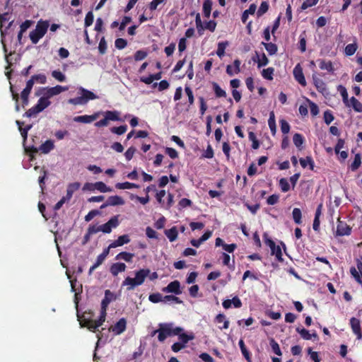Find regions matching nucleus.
I'll use <instances>...</instances> for the list:
<instances>
[{
    "instance_id": "nucleus-4",
    "label": "nucleus",
    "mask_w": 362,
    "mask_h": 362,
    "mask_svg": "<svg viewBox=\"0 0 362 362\" xmlns=\"http://www.w3.org/2000/svg\"><path fill=\"white\" fill-rule=\"evenodd\" d=\"M49 23L47 21H39L35 29L30 33V38L33 44H37L39 40L45 35Z\"/></svg>"
},
{
    "instance_id": "nucleus-60",
    "label": "nucleus",
    "mask_w": 362,
    "mask_h": 362,
    "mask_svg": "<svg viewBox=\"0 0 362 362\" xmlns=\"http://www.w3.org/2000/svg\"><path fill=\"white\" fill-rule=\"evenodd\" d=\"M319 0H305L301 5L300 9L302 11L305 10L310 7L315 6L318 3Z\"/></svg>"
},
{
    "instance_id": "nucleus-6",
    "label": "nucleus",
    "mask_w": 362,
    "mask_h": 362,
    "mask_svg": "<svg viewBox=\"0 0 362 362\" xmlns=\"http://www.w3.org/2000/svg\"><path fill=\"white\" fill-rule=\"evenodd\" d=\"M264 240L265 244L269 247L271 250V255H275L276 259L279 262H283V257H282V252L281 249L279 245H276L274 240H272L268 235L267 233H264L263 235Z\"/></svg>"
},
{
    "instance_id": "nucleus-11",
    "label": "nucleus",
    "mask_w": 362,
    "mask_h": 362,
    "mask_svg": "<svg viewBox=\"0 0 362 362\" xmlns=\"http://www.w3.org/2000/svg\"><path fill=\"white\" fill-rule=\"evenodd\" d=\"M351 228L344 221L339 218L337 220L336 234L339 236L349 235L351 233Z\"/></svg>"
},
{
    "instance_id": "nucleus-52",
    "label": "nucleus",
    "mask_w": 362,
    "mask_h": 362,
    "mask_svg": "<svg viewBox=\"0 0 362 362\" xmlns=\"http://www.w3.org/2000/svg\"><path fill=\"white\" fill-rule=\"evenodd\" d=\"M147 56L148 52L146 51L140 49L135 52L134 58L135 61L138 62L144 59Z\"/></svg>"
},
{
    "instance_id": "nucleus-33",
    "label": "nucleus",
    "mask_w": 362,
    "mask_h": 362,
    "mask_svg": "<svg viewBox=\"0 0 362 362\" xmlns=\"http://www.w3.org/2000/svg\"><path fill=\"white\" fill-rule=\"evenodd\" d=\"M165 234L170 242L175 241L178 235V232L175 226L172 227L170 229L165 230Z\"/></svg>"
},
{
    "instance_id": "nucleus-58",
    "label": "nucleus",
    "mask_w": 362,
    "mask_h": 362,
    "mask_svg": "<svg viewBox=\"0 0 362 362\" xmlns=\"http://www.w3.org/2000/svg\"><path fill=\"white\" fill-rule=\"evenodd\" d=\"M269 9V4L267 1H262L260 4V6L257 11V16H261L264 14Z\"/></svg>"
},
{
    "instance_id": "nucleus-12",
    "label": "nucleus",
    "mask_w": 362,
    "mask_h": 362,
    "mask_svg": "<svg viewBox=\"0 0 362 362\" xmlns=\"http://www.w3.org/2000/svg\"><path fill=\"white\" fill-rule=\"evenodd\" d=\"M100 115V112H96L91 115H85L81 116H76L73 118V120L76 122L89 124L97 119L99 117Z\"/></svg>"
},
{
    "instance_id": "nucleus-38",
    "label": "nucleus",
    "mask_w": 362,
    "mask_h": 362,
    "mask_svg": "<svg viewBox=\"0 0 362 362\" xmlns=\"http://www.w3.org/2000/svg\"><path fill=\"white\" fill-rule=\"evenodd\" d=\"M178 335L180 342L181 344H183L185 346L187 343H188L189 341L192 340L194 339V334L193 333L191 334H186V333H182L180 332Z\"/></svg>"
},
{
    "instance_id": "nucleus-13",
    "label": "nucleus",
    "mask_w": 362,
    "mask_h": 362,
    "mask_svg": "<svg viewBox=\"0 0 362 362\" xmlns=\"http://www.w3.org/2000/svg\"><path fill=\"white\" fill-rule=\"evenodd\" d=\"M293 74L296 81H298L302 86H306L307 83L303 72V69L300 64H298L294 67Z\"/></svg>"
},
{
    "instance_id": "nucleus-21",
    "label": "nucleus",
    "mask_w": 362,
    "mask_h": 362,
    "mask_svg": "<svg viewBox=\"0 0 362 362\" xmlns=\"http://www.w3.org/2000/svg\"><path fill=\"white\" fill-rule=\"evenodd\" d=\"M130 242V238L129 235L125 234L118 237V238L114 240L112 243L110 244V247H117L124 245V244H127Z\"/></svg>"
},
{
    "instance_id": "nucleus-40",
    "label": "nucleus",
    "mask_w": 362,
    "mask_h": 362,
    "mask_svg": "<svg viewBox=\"0 0 362 362\" xmlns=\"http://www.w3.org/2000/svg\"><path fill=\"white\" fill-rule=\"evenodd\" d=\"M95 190L97 189L100 192H109L112 191V189L107 187L104 182L99 181L93 183Z\"/></svg>"
},
{
    "instance_id": "nucleus-51",
    "label": "nucleus",
    "mask_w": 362,
    "mask_h": 362,
    "mask_svg": "<svg viewBox=\"0 0 362 362\" xmlns=\"http://www.w3.org/2000/svg\"><path fill=\"white\" fill-rule=\"evenodd\" d=\"M306 101L309 104L310 113L313 116H316L319 114V107L313 101H311L310 99L307 98Z\"/></svg>"
},
{
    "instance_id": "nucleus-42",
    "label": "nucleus",
    "mask_w": 362,
    "mask_h": 362,
    "mask_svg": "<svg viewBox=\"0 0 362 362\" xmlns=\"http://www.w3.org/2000/svg\"><path fill=\"white\" fill-rule=\"evenodd\" d=\"M293 219L296 224H301L302 223V213L300 209L294 208L292 211Z\"/></svg>"
},
{
    "instance_id": "nucleus-5",
    "label": "nucleus",
    "mask_w": 362,
    "mask_h": 362,
    "mask_svg": "<svg viewBox=\"0 0 362 362\" xmlns=\"http://www.w3.org/2000/svg\"><path fill=\"white\" fill-rule=\"evenodd\" d=\"M69 89L68 86H62L57 85L54 87H45L42 88L38 93H36V95H43L50 98L54 95H57L61 93L66 91Z\"/></svg>"
},
{
    "instance_id": "nucleus-2",
    "label": "nucleus",
    "mask_w": 362,
    "mask_h": 362,
    "mask_svg": "<svg viewBox=\"0 0 362 362\" xmlns=\"http://www.w3.org/2000/svg\"><path fill=\"white\" fill-rule=\"evenodd\" d=\"M78 92L81 96L74 98H70L67 100L69 104L74 105H83L87 104L89 100L98 98V96L90 90H88L83 87L78 88Z\"/></svg>"
},
{
    "instance_id": "nucleus-23",
    "label": "nucleus",
    "mask_w": 362,
    "mask_h": 362,
    "mask_svg": "<svg viewBox=\"0 0 362 362\" xmlns=\"http://www.w3.org/2000/svg\"><path fill=\"white\" fill-rule=\"evenodd\" d=\"M238 344H239L241 353H242L243 356L245 357V358L246 359V361L247 362H252L250 352L247 349L243 339H240Z\"/></svg>"
},
{
    "instance_id": "nucleus-35",
    "label": "nucleus",
    "mask_w": 362,
    "mask_h": 362,
    "mask_svg": "<svg viewBox=\"0 0 362 362\" xmlns=\"http://www.w3.org/2000/svg\"><path fill=\"white\" fill-rule=\"evenodd\" d=\"M83 322H84V325L86 327H87V328L92 332H96L97 331H98V327H100L99 326H98L96 322H95L93 320H90V319H84L83 320Z\"/></svg>"
},
{
    "instance_id": "nucleus-57",
    "label": "nucleus",
    "mask_w": 362,
    "mask_h": 362,
    "mask_svg": "<svg viewBox=\"0 0 362 362\" xmlns=\"http://www.w3.org/2000/svg\"><path fill=\"white\" fill-rule=\"evenodd\" d=\"M350 273L358 284H362V275L361 276L358 274V272L356 270V268H355L354 267H351L350 269Z\"/></svg>"
},
{
    "instance_id": "nucleus-7",
    "label": "nucleus",
    "mask_w": 362,
    "mask_h": 362,
    "mask_svg": "<svg viewBox=\"0 0 362 362\" xmlns=\"http://www.w3.org/2000/svg\"><path fill=\"white\" fill-rule=\"evenodd\" d=\"M54 148V141L51 139H48L45 143L42 144L39 146V148L32 146L29 147L28 150L30 153H37L38 151H40L42 153L47 154Z\"/></svg>"
},
{
    "instance_id": "nucleus-50",
    "label": "nucleus",
    "mask_w": 362,
    "mask_h": 362,
    "mask_svg": "<svg viewBox=\"0 0 362 362\" xmlns=\"http://www.w3.org/2000/svg\"><path fill=\"white\" fill-rule=\"evenodd\" d=\"M127 130V126L126 124L121 125L119 127H114L110 129V132L112 133L116 134L117 135H122L124 134Z\"/></svg>"
},
{
    "instance_id": "nucleus-53",
    "label": "nucleus",
    "mask_w": 362,
    "mask_h": 362,
    "mask_svg": "<svg viewBox=\"0 0 362 362\" xmlns=\"http://www.w3.org/2000/svg\"><path fill=\"white\" fill-rule=\"evenodd\" d=\"M222 259H223V264L226 266H228L230 269H234V264L235 261L233 260V264H230V257L227 253L223 252L222 253Z\"/></svg>"
},
{
    "instance_id": "nucleus-54",
    "label": "nucleus",
    "mask_w": 362,
    "mask_h": 362,
    "mask_svg": "<svg viewBox=\"0 0 362 362\" xmlns=\"http://www.w3.org/2000/svg\"><path fill=\"white\" fill-rule=\"evenodd\" d=\"M35 82H37L40 84H45L47 82V77L45 74H35L31 76Z\"/></svg>"
},
{
    "instance_id": "nucleus-55",
    "label": "nucleus",
    "mask_w": 362,
    "mask_h": 362,
    "mask_svg": "<svg viewBox=\"0 0 362 362\" xmlns=\"http://www.w3.org/2000/svg\"><path fill=\"white\" fill-rule=\"evenodd\" d=\"M163 302L167 303V302H173L177 304H180L182 303V301L177 296L173 295H167L163 297Z\"/></svg>"
},
{
    "instance_id": "nucleus-63",
    "label": "nucleus",
    "mask_w": 362,
    "mask_h": 362,
    "mask_svg": "<svg viewBox=\"0 0 362 362\" xmlns=\"http://www.w3.org/2000/svg\"><path fill=\"white\" fill-rule=\"evenodd\" d=\"M115 45L118 49H122L127 45V41L123 38H117L115 42Z\"/></svg>"
},
{
    "instance_id": "nucleus-14",
    "label": "nucleus",
    "mask_w": 362,
    "mask_h": 362,
    "mask_svg": "<svg viewBox=\"0 0 362 362\" xmlns=\"http://www.w3.org/2000/svg\"><path fill=\"white\" fill-rule=\"evenodd\" d=\"M124 204V201L121 197L117 195L110 196V197H108L106 202L100 206V209H105L108 206L123 205Z\"/></svg>"
},
{
    "instance_id": "nucleus-17",
    "label": "nucleus",
    "mask_w": 362,
    "mask_h": 362,
    "mask_svg": "<svg viewBox=\"0 0 362 362\" xmlns=\"http://www.w3.org/2000/svg\"><path fill=\"white\" fill-rule=\"evenodd\" d=\"M150 272L149 269H141L136 272L134 278L139 286L144 282L146 278L150 274Z\"/></svg>"
},
{
    "instance_id": "nucleus-25",
    "label": "nucleus",
    "mask_w": 362,
    "mask_h": 362,
    "mask_svg": "<svg viewBox=\"0 0 362 362\" xmlns=\"http://www.w3.org/2000/svg\"><path fill=\"white\" fill-rule=\"evenodd\" d=\"M319 67L322 70H327L328 72L333 73L334 69L331 61H325L324 59H319Z\"/></svg>"
},
{
    "instance_id": "nucleus-45",
    "label": "nucleus",
    "mask_w": 362,
    "mask_h": 362,
    "mask_svg": "<svg viewBox=\"0 0 362 362\" xmlns=\"http://www.w3.org/2000/svg\"><path fill=\"white\" fill-rule=\"evenodd\" d=\"M274 72V69L273 67H269L262 70V76L264 78L271 81L273 79Z\"/></svg>"
},
{
    "instance_id": "nucleus-22",
    "label": "nucleus",
    "mask_w": 362,
    "mask_h": 362,
    "mask_svg": "<svg viewBox=\"0 0 362 362\" xmlns=\"http://www.w3.org/2000/svg\"><path fill=\"white\" fill-rule=\"evenodd\" d=\"M312 78L313 81V84L315 86L316 89L320 93H324L326 90V84L325 83V82L317 76L316 73L313 74Z\"/></svg>"
},
{
    "instance_id": "nucleus-30",
    "label": "nucleus",
    "mask_w": 362,
    "mask_h": 362,
    "mask_svg": "<svg viewBox=\"0 0 362 362\" xmlns=\"http://www.w3.org/2000/svg\"><path fill=\"white\" fill-rule=\"evenodd\" d=\"M337 90L341 93V95L342 97V100H343V103H344V105L346 107H350L349 100L348 98V93H347L346 88L344 86H343L342 85H339L337 87Z\"/></svg>"
},
{
    "instance_id": "nucleus-31",
    "label": "nucleus",
    "mask_w": 362,
    "mask_h": 362,
    "mask_svg": "<svg viewBox=\"0 0 362 362\" xmlns=\"http://www.w3.org/2000/svg\"><path fill=\"white\" fill-rule=\"evenodd\" d=\"M293 141L294 145L298 148V150H302V145L303 144L305 139L302 134L299 133H296L293 136Z\"/></svg>"
},
{
    "instance_id": "nucleus-1",
    "label": "nucleus",
    "mask_w": 362,
    "mask_h": 362,
    "mask_svg": "<svg viewBox=\"0 0 362 362\" xmlns=\"http://www.w3.org/2000/svg\"><path fill=\"white\" fill-rule=\"evenodd\" d=\"M183 331V329L180 327H173L172 323H160L159 328L154 330L152 333L153 336L158 333V339L159 341H164L168 337L175 336L179 334Z\"/></svg>"
},
{
    "instance_id": "nucleus-64",
    "label": "nucleus",
    "mask_w": 362,
    "mask_h": 362,
    "mask_svg": "<svg viewBox=\"0 0 362 362\" xmlns=\"http://www.w3.org/2000/svg\"><path fill=\"white\" fill-rule=\"evenodd\" d=\"M279 186L281 189L284 192H286L290 189V185L288 180L286 178H281L279 180Z\"/></svg>"
},
{
    "instance_id": "nucleus-3",
    "label": "nucleus",
    "mask_w": 362,
    "mask_h": 362,
    "mask_svg": "<svg viewBox=\"0 0 362 362\" xmlns=\"http://www.w3.org/2000/svg\"><path fill=\"white\" fill-rule=\"evenodd\" d=\"M50 104L51 102L49 99L42 95V96L37 100V104L25 112L24 116L27 117L35 116L37 114L42 112L45 108L49 107Z\"/></svg>"
},
{
    "instance_id": "nucleus-39",
    "label": "nucleus",
    "mask_w": 362,
    "mask_h": 362,
    "mask_svg": "<svg viewBox=\"0 0 362 362\" xmlns=\"http://www.w3.org/2000/svg\"><path fill=\"white\" fill-rule=\"evenodd\" d=\"M262 45L265 47L266 50L270 55L275 54L278 50L277 45L272 42H262Z\"/></svg>"
},
{
    "instance_id": "nucleus-9",
    "label": "nucleus",
    "mask_w": 362,
    "mask_h": 362,
    "mask_svg": "<svg viewBox=\"0 0 362 362\" xmlns=\"http://www.w3.org/2000/svg\"><path fill=\"white\" fill-rule=\"evenodd\" d=\"M164 293H171L175 295H180L182 293L180 288V283L177 280H175L168 284V285L162 288Z\"/></svg>"
},
{
    "instance_id": "nucleus-18",
    "label": "nucleus",
    "mask_w": 362,
    "mask_h": 362,
    "mask_svg": "<svg viewBox=\"0 0 362 362\" xmlns=\"http://www.w3.org/2000/svg\"><path fill=\"white\" fill-rule=\"evenodd\" d=\"M116 298L113 293H112L110 290H106L105 291V297L102 300L101 302V310H106L108 305L111 301L115 300Z\"/></svg>"
},
{
    "instance_id": "nucleus-26",
    "label": "nucleus",
    "mask_w": 362,
    "mask_h": 362,
    "mask_svg": "<svg viewBox=\"0 0 362 362\" xmlns=\"http://www.w3.org/2000/svg\"><path fill=\"white\" fill-rule=\"evenodd\" d=\"M24 122L17 120L16 124L18 126L19 131L21 132V134L22 137L23 138V141L25 142L28 137V132L31 129L32 125L28 124L25 127L23 128L22 126L23 125Z\"/></svg>"
},
{
    "instance_id": "nucleus-20",
    "label": "nucleus",
    "mask_w": 362,
    "mask_h": 362,
    "mask_svg": "<svg viewBox=\"0 0 362 362\" xmlns=\"http://www.w3.org/2000/svg\"><path fill=\"white\" fill-rule=\"evenodd\" d=\"M127 266L122 262H116L110 266V272L113 276H117L119 272H123L126 270Z\"/></svg>"
},
{
    "instance_id": "nucleus-29",
    "label": "nucleus",
    "mask_w": 362,
    "mask_h": 362,
    "mask_svg": "<svg viewBox=\"0 0 362 362\" xmlns=\"http://www.w3.org/2000/svg\"><path fill=\"white\" fill-rule=\"evenodd\" d=\"M268 125L270 129V131L272 134V135H275L276 132V121H275V115L273 111H272L269 113V118L268 119Z\"/></svg>"
},
{
    "instance_id": "nucleus-61",
    "label": "nucleus",
    "mask_w": 362,
    "mask_h": 362,
    "mask_svg": "<svg viewBox=\"0 0 362 362\" xmlns=\"http://www.w3.org/2000/svg\"><path fill=\"white\" fill-rule=\"evenodd\" d=\"M52 76L56 80L63 82L66 80V76L64 74H62L60 71L54 70L52 72Z\"/></svg>"
},
{
    "instance_id": "nucleus-56",
    "label": "nucleus",
    "mask_w": 362,
    "mask_h": 362,
    "mask_svg": "<svg viewBox=\"0 0 362 362\" xmlns=\"http://www.w3.org/2000/svg\"><path fill=\"white\" fill-rule=\"evenodd\" d=\"M148 300L151 303H157L163 301V298L160 293H152V294L149 295Z\"/></svg>"
},
{
    "instance_id": "nucleus-15",
    "label": "nucleus",
    "mask_w": 362,
    "mask_h": 362,
    "mask_svg": "<svg viewBox=\"0 0 362 362\" xmlns=\"http://www.w3.org/2000/svg\"><path fill=\"white\" fill-rule=\"evenodd\" d=\"M350 325L354 334L358 339H362V332L361 329V322L358 319L353 317L350 319Z\"/></svg>"
},
{
    "instance_id": "nucleus-8",
    "label": "nucleus",
    "mask_w": 362,
    "mask_h": 362,
    "mask_svg": "<svg viewBox=\"0 0 362 362\" xmlns=\"http://www.w3.org/2000/svg\"><path fill=\"white\" fill-rule=\"evenodd\" d=\"M119 226V220L118 216H115L112 217L107 223L99 226L100 231H102L104 233H110L112 232V228H115Z\"/></svg>"
},
{
    "instance_id": "nucleus-24",
    "label": "nucleus",
    "mask_w": 362,
    "mask_h": 362,
    "mask_svg": "<svg viewBox=\"0 0 362 362\" xmlns=\"http://www.w3.org/2000/svg\"><path fill=\"white\" fill-rule=\"evenodd\" d=\"M134 257V253H130L127 252H121L119 254H117L115 257V259H122L125 261L126 262H132L133 258Z\"/></svg>"
},
{
    "instance_id": "nucleus-62",
    "label": "nucleus",
    "mask_w": 362,
    "mask_h": 362,
    "mask_svg": "<svg viewBox=\"0 0 362 362\" xmlns=\"http://www.w3.org/2000/svg\"><path fill=\"white\" fill-rule=\"evenodd\" d=\"M270 345L272 349V351H274V353L275 354H276L277 356L282 355V352L280 349L279 345L274 339H272V341L270 342Z\"/></svg>"
},
{
    "instance_id": "nucleus-16",
    "label": "nucleus",
    "mask_w": 362,
    "mask_h": 362,
    "mask_svg": "<svg viewBox=\"0 0 362 362\" xmlns=\"http://www.w3.org/2000/svg\"><path fill=\"white\" fill-rule=\"evenodd\" d=\"M232 305L235 308H239L242 306V302L238 296L233 297L231 300L227 299L223 301L222 305L225 309H229Z\"/></svg>"
},
{
    "instance_id": "nucleus-47",
    "label": "nucleus",
    "mask_w": 362,
    "mask_h": 362,
    "mask_svg": "<svg viewBox=\"0 0 362 362\" xmlns=\"http://www.w3.org/2000/svg\"><path fill=\"white\" fill-rule=\"evenodd\" d=\"M105 117H107L108 121H118L119 120V112L117 111L107 110L105 112Z\"/></svg>"
},
{
    "instance_id": "nucleus-41",
    "label": "nucleus",
    "mask_w": 362,
    "mask_h": 362,
    "mask_svg": "<svg viewBox=\"0 0 362 362\" xmlns=\"http://www.w3.org/2000/svg\"><path fill=\"white\" fill-rule=\"evenodd\" d=\"M213 89L215 93V95L217 98H226V93L224 90H223L219 85L216 83H212Z\"/></svg>"
},
{
    "instance_id": "nucleus-49",
    "label": "nucleus",
    "mask_w": 362,
    "mask_h": 362,
    "mask_svg": "<svg viewBox=\"0 0 362 362\" xmlns=\"http://www.w3.org/2000/svg\"><path fill=\"white\" fill-rule=\"evenodd\" d=\"M296 332H298L301 337L305 340H310L312 339V335L310 334L309 331L305 328H296Z\"/></svg>"
},
{
    "instance_id": "nucleus-34",
    "label": "nucleus",
    "mask_w": 362,
    "mask_h": 362,
    "mask_svg": "<svg viewBox=\"0 0 362 362\" xmlns=\"http://www.w3.org/2000/svg\"><path fill=\"white\" fill-rule=\"evenodd\" d=\"M350 107H352L355 112H362V103L355 97H351L349 100Z\"/></svg>"
},
{
    "instance_id": "nucleus-28",
    "label": "nucleus",
    "mask_w": 362,
    "mask_h": 362,
    "mask_svg": "<svg viewBox=\"0 0 362 362\" xmlns=\"http://www.w3.org/2000/svg\"><path fill=\"white\" fill-rule=\"evenodd\" d=\"M212 1L204 0L203 3V14L205 18H209L210 17L211 9H212Z\"/></svg>"
},
{
    "instance_id": "nucleus-36",
    "label": "nucleus",
    "mask_w": 362,
    "mask_h": 362,
    "mask_svg": "<svg viewBox=\"0 0 362 362\" xmlns=\"http://www.w3.org/2000/svg\"><path fill=\"white\" fill-rule=\"evenodd\" d=\"M115 187L119 189H132V188H139V185L135 183H132L129 182H118L115 185Z\"/></svg>"
},
{
    "instance_id": "nucleus-46",
    "label": "nucleus",
    "mask_w": 362,
    "mask_h": 362,
    "mask_svg": "<svg viewBox=\"0 0 362 362\" xmlns=\"http://www.w3.org/2000/svg\"><path fill=\"white\" fill-rule=\"evenodd\" d=\"M228 45V41L220 42L218 44V48L216 50V54L221 58L225 54V49L226 47Z\"/></svg>"
},
{
    "instance_id": "nucleus-32",
    "label": "nucleus",
    "mask_w": 362,
    "mask_h": 362,
    "mask_svg": "<svg viewBox=\"0 0 362 362\" xmlns=\"http://www.w3.org/2000/svg\"><path fill=\"white\" fill-rule=\"evenodd\" d=\"M358 49V45L356 40L353 43L349 44L345 47L344 52L347 56H352L356 52Z\"/></svg>"
},
{
    "instance_id": "nucleus-27",
    "label": "nucleus",
    "mask_w": 362,
    "mask_h": 362,
    "mask_svg": "<svg viewBox=\"0 0 362 362\" xmlns=\"http://www.w3.org/2000/svg\"><path fill=\"white\" fill-rule=\"evenodd\" d=\"M299 161H300V165L303 168H305L308 165H309V168L311 170H314L315 163L311 156H307L305 158H300Z\"/></svg>"
},
{
    "instance_id": "nucleus-19",
    "label": "nucleus",
    "mask_w": 362,
    "mask_h": 362,
    "mask_svg": "<svg viewBox=\"0 0 362 362\" xmlns=\"http://www.w3.org/2000/svg\"><path fill=\"white\" fill-rule=\"evenodd\" d=\"M214 322L217 324H223L222 326H218V329L221 330L227 329L229 327V320L226 319L224 314H218L214 318Z\"/></svg>"
},
{
    "instance_id": "nucleus-43",
    "label": "nucleus",
    "mask_w": 362,
    "mask_h": 362,
    "mask_svg": "<svg viewBox=\"0 0 362 362\" xmlns=\"http://www.w3.org/2000/svg\"><path fill=\"white\" fill-rule=\"evenodd\" d=\"M361 164V156L360 153L355 155L354 160L351 164L350 168L351 171H356L360 167Z\"/></svg>"
},
{
    "instance_id": "nucleus-37",
    "label": "nucleus",
    "mask_w": 362,
    "mask_h": 362,
    "mask_svg": "<svg viewBox=\"0 0 362 362\" xmlns=\"http://www.w3.org/2000/svg\"><path fill=\"white\" fill-rule=\"evenodd\" d=\"M122 286H128L127 290L131 291L134 287L138 286V284L135 280V278L127 276L122 282Z\"/></svg>"
},
{
    "instance_id": "nucleus-10",
    "label": "nucleus",
    "mask_w": 362,
    "mask_h": 362,
    "mask_svg": "<svg viewBox=\"0 0 362 362\" xmlns=\"http://www.w3.org/2000/svg\"><path fill=\"white\" fill-rule=\"evenodd\" d=\"M127 328V320L124 317L120 318L118 322L109 328V331L112 332L116 335L123 333Z\"/></svg>"
},
{
    "instance_id": "nucleus-48",
    "label": "nucleus",
    "mask_w": 362,
    "mask_h": 362,
    "mask_svg": "<svg viewBox=\"0 0 362 362\" xmlns=\"http://www.w3.org/2000/svg\"><path fill=\"white\" fill-rule=\"evenodd\" d=\"M256 56L257 57V66H258V68H260L262 66H264L267 65V64L269 63V59H268V58L267 57V56L265 55L264 53H262V57L259 58L258 52H256Z\"/></svg>"
},
{
    "instance_id": "nucleus-44",
    "label": "nucleus",
    "mask_w": 362,
    "mask_h": 362,
    "mask_svg": "<svg viewBox=\"0 0 362 362\" xmlns=\"http://www.w3.org/2000/svg\"><path fill=\"white\" fill-rule=\"evenodd\" d=\"M248 138L249 140L252 141V148L255 150L259 148L260 144L253 132L248 133Z\"/></svg>"
},
{
    "instance_id": "nucleus-59",
    "label": "nucleus",
    "mask_w": 362,
    "mask_h": 362,
    "mask_svg": "<svg viewBox=\"0 0 362 362\" xmlns=\"http://www.w3.org/2000/svg\"><path fill=\"white\" fill-rule=\"evenodd\" d=\"M94 16L92 11H88L85 17L84 25L86 28L90 26L93 23Z\"/></svg>"
}]
</instances>
